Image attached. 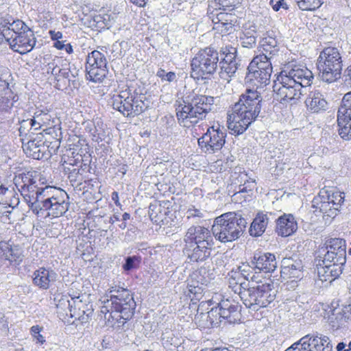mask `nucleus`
Listing matches in <instances>:
<instances>
[{
  "label": "nucleus",
  "mask_w": 351,
  "mask_h": 351,
  "mask_svg": "<svg viewBox=\"0 0 351 351\" xmlns=\"http://www.w3.org/2000/svg\"><path fill=\"white\" fill-rule=\"evenodd\" d=\"M19 191L36 215H43L46 212L47 216L58 217L69 209V196L64 190L51 186L39 187L37 182L25 187L21 186Z\"/></svg>",
  "instance_id": "nucleus-1"
},
{
  "label": "nucleus",
  "mask_w": 351,
  "mask_h": 351,
  "mask_svg": "<svg viewBox=\"0 0 351 351\" xmlns=\"http://www.w3.org/2000/svg\"><path fill=\"white\" fill-rule=\"evenodd\" d=\"M311 71L301 65L287 66L277 77L273 86L275 98L280 103L295 104L303 94V88L312 83Z\"/></svg>",
  "instance_id": "nucleus-2"
},
{
  "label": "nucleus",
  "mask_w": 351,
  "mask_h": 351,
  "mask_svg": "<svg viewBox=\"0 0 351 351\" xmlns=\"http://www.w3.org/2000/svg\"><path fill=\"white\" fill-rule=\"evenodd\" d=\"M110 299H104L101 313L112 327L123 326L134 315L136 302L130 291L112 287L109 290Z\"/></svg>",
  "instance_id": "nucleus-3"
},
{
  "label": "nucleus",
  "mask_w": 351,
  "mask_h": 351,
  "mask_svg": "<svg viewBox=\"0 0 351 351\" xmlns=\"http://www.w3.org/2000/svg\"><path fill=\"white\" fill-rule=\"evenodd\" d=\"M260 93L256 90L247 89L232 108L228 116V128L232 134H243L255 121L261 111Z\"/></svg>",
  "instance_id": "nucleus-4"
},
{
  "label": "nucleus",
  "mask_w": 351,
  "mask_h": 351,
  "mask_svg": "<svg viewBox=\"0 0 351 351\" xmlns=\"http://www.w3.org/2000/svg\"><path fill=\"white\" fill-rule=\"evenodd\" d=\"M232 291L238 293L244 305L252 311H257L267 307L275 300V291L268 283L250 285L249 282L230 281Z\"/></svg>",
  "instance_id": "nucleus-5"
},
{
  "label": "nucleus",
  "mask_w": 351,
  "mask_h": 351,
  "mask_svg": "<svg viewBox=\"0 0 351 351\" xmlns=\"http://www.w3.org/2000/svg\"><path fill=\"white\" fill-rule=\"evenodd\" d=\"M184 252L191 262H202L208 258L214 245L210 231L201 226L190 227L185 236Z\"/></svg>",
  "instance_id": "nucleus-6"
},
{
  "label": "nucleus",
  "mask_w": 351,
  "mask_h": 351,
  "mask_svg": "<svg viewBox=\"0 0 351 351\" xmlns=\"http://www.w3.org/2000/svg\"><path fill=\"white\" fill-rule=\"evenodd\" d=\"M214 102V97L203 95H196L192 98L186 97L176 108L178 123L186 128L197 123L200 120L206 119L212 110Z\"/></svg>",
  "instance_id": "nucleus-7"
},
{
  "label": "nucleus",
  "mask_w": 351,
  "mask_h": 351,
  "mask_svg": "<svg viewBox=\"0 0 351 351\" xmlns=\"http://www.w3.org/2000/svg\"><path fill=\"white\" fill-rule=\"evenodd\" d=\"M247 223L246 219L240 213L228 212L215 219L212 232L220 242H232L243 235Z\"/></svg>",
  "instance_id": "nucleus-8"
},
{
  "label": "nucleus",
  "mask_w": 351,
  "mask_h": 351,
  "mask_svg": "<svg viewBox=\"0 0 351 351\" xmlns=\"http://www.w3.org/2000/svg\"><path fill=\"white\" fill-rule=\"evenodd\" d=\"M342 66V58L338 49L326 47L320 53L317 69L324 82L332 83L340 79Z\"/></svg>",
  "instance_id": "nucleus-9"
},
{
  "label": "nucleus",
  "mask_w": 351,
  "mask_h": 351,
  "mask_svg": "<svg viewBox=\"0 0 351 351\" xmlns=\"http://www.w3.org/2000/svg\"><path fill=\"white\" fill-rule=\"evenodd\" d=\"M145 99L144 95L126 88L113 95L112 105L114 109L124 116L135 117L143 112L147 108L144 102Z\"/></svg>",
  "instance_id": "nucleus-10"
},
{
  "label": "nucleus",
  "mask_w": 351,
  "mask_h": 351,
  "mask_svg": "<svg viewBox=\"0 0 351 351\" xmlns=\"http://www.w3.org/2000/svg\"><path fill=\"white\" fill-rule=\"evenodd\" d=\"M219 53L213 47L200 50L191 60V77L199 80L206 79L217 68Z\"/></svg>",
  "instance_id": "nucleus-11"
},
{
  "label": "nucleus",
  "mask_w": 351,
  "mask_h": 351,
  "mask_svg": "<svg viewBox=\"0 0 351 351\" xmlns=\"http://www.w3.org/2000/svg\"><path fill=\"white\" fill-rule=\"evenodd\" d=\"M226 137V129L217 124L208 128L207 132L198 139V144L205 153L213 154L223 147Z\"/></svg>",
  "instance_id": "nucleus-12"
},
{
  "label": "nucleus",
  "mask_w": 351,
  "mask_h": 351,
  "mask_svg": "<svg viewBox=\"0 0 351 351\" xmlns=\"http://www.w3.org/2000/svg\"><path fill=\"white\" fill-rule=\"evenodd\" d=\"M332 346L327 336L307 335L285 351H332Z\"/></svg>",
  "instance_id": "nucleus-13"
},
{
  "label": "nucleus",
  "mask_w": 351,
  "mask_h": 351,
  "mask_svg": "<svg viewBox=\"0 0 351 351\" xmlns=\"http://www.w3.org/2000/svg\"><path fill=\"white\" fill-rule=\"evenodd\" d=\"M337 123L340 136L351 140V92L346 93L341 101L337 114Z\"/></svg>",
  "instance_id": "nucleus-14"
},
{
  "label": "nucleus",
  "mask_w": 351,
  "mask_h": 351,
  "mask_svg": "<svg viewBox=\"0 0 351 351\" xmlns=\"http://www.w3.org/2000/svg\"><path fill=\"white\" fill-rule=\"evenodd\" d=\"M221 52L225 56L220 62L221 69L219 74L221 79L229 82L231 77L238 69L237 49L235 47L226 46L221 49Z\"/></svg>",
  "instance_id": "nucleus-15"
},
{
  "label": "nucleus",
  "mask_w": 351,
  "mask_h": 351,
  "mask_svg": "<svg viewBox=\"0 0 351 351\" xmlns=\"http://www.w3.org/2000/svg\"><path fill=\"white\" fill-rule=\"evenodd\" d=\"M11 49L21 54H25L32 50L36 45L34 32L29 29L22 32V34L16 35L10 40H6Z\"/></svg>",
  "instance_id": "nucleus-16"
},
{
  "label": "nucleus",
  "mask_w": 351,
  "mask_h": 351,
  "mask_svg": "<svg viewBox=\"0 0 351 351\" xmlns=\"http://www.w3.org/2000/svg\"><path fill=\"white\" fill-rule=\"evenodd\" d=\"M221 317L228 322L234 324L241 319V305L238 302L229 299L221 300L218 304Z\"/></svg>",
  "instance_id": "nucleus-17"
},
{
  "label": "nucleus",
  "mask_w": 351,
  "mask_h": 351,
  "mask_svg": "<svg viewBox=\"0 0 351 351\" xmlns=\"http://www.w3.org/2000/svg\"><path fill=\"white\" fill-rule=\"evenodd\" d=\"M252 268L259 271L269 273L277 267V262L274 254L271 253H256L252 261Z\"/></svg>",
  "instance_id": "nucleus-18"
},
{
  "label": "nucleus",
  "mask_w": 351,
  "mask_h": 351,
  "mask_svg": "<svg viewBox=\"0 0 351 351\" xmlns=\"http://www.w3.org/2000/svg\"><path fill=\"white\" fill-rule=\"evenodd\" d=\"M312 203V206L315 208V211L319 210L331 218H334L337 215L338 208H335L330 201L327 199L326 189H322L319 195L314 197Z\"/></svg>",
  "instance_id": "nucleus-19"
},
{
  "label": "nucleus",
  "mask_w": 351,
  "mask_h": 351,
  "mask_svg": "<svg viewBox=\"0 0 351 351\" xmlns=\"http://www.w3.org/2000/svg\"><path fill=\"white\" fill-rule=\"evenodd\" d=\"M57 278V274L51 269L40 267L33 274V283L41 289L47 290Z\"/></svg>",
  "instance_id": "nucleus-20"
},
{
  "label": "nucleus",
  "mask_w": 351,
  "mask_h": 351,
  "mask_svg": "<svg viewBox=\"0 0 351 351\" xmlns=\"http://www.w3.org/2000/svg\"><path fill=\"white\" fill-rule=\"evenodd\" d=\"M55 123L54 119L49 113L47 110H37L34 112L33 119L29 121L23 120L22 123L29 124L35 130L41 129L43 127L51 128Z\"/></svg>",
  "instance_id": "nucleus-21"
},
{
  "label": "nucleus",
  "mask_w": 351,
  "mask_h": 351,
  "mask_svg": "<svg viewBox=\"0 0 351 351\" xmlns=\"http://www.w3.org/2000/svg\"><path fill=\"white\" fill-rule=\"evenodd\" d=\"M29 28L25 23L21 20H15L12 23L8 22L0 25V34L7 40H10L16 35L22 34V32H25Z\"/></svg>",
  "instance_id": "nucleus-22"
},
{
  "label": "nucleus",
  "mask_w": 351,
  "mask_h": 351,
  "mask_svg": "<svg viewBox=\"0 0 351 351\" xmlns=\"http://www.w3.org/2000/svg\"><path fill=\"white\" fill-rule=\"evenodd\" d=\"M297 228V222L291 214L284 215L277 220L276 231L282 237H288L292 234Z\"/></svg>",
  "instance_id": "nucleus-23"
},
{
  "label": "nucleus",
  "mask_w": 351,
  "mask_h": 351,
  "mask_svg": "<svg viewBox=\"0 0 351 351\" xmlns=\"http://www.w3.org/2000/svg\"><path fill=\"white\" fill-rule=\"evenodd\" d=\"M317 275L319 279L322 282H332L340 276L343 269L330 264L322 265V262L317 261Z\"/></svg>",
  "instance_id": "nucleus-24"
},
{
  "label": "nucleus",
  "mask_w": 351,
  "mask_h": 351,
  "mask_svg": "<svg viewBox=\"0 0 351 351\" xmlns=\"http://www.w3.org/2000/svg\"><path fill=\"white\" fill-rule=\"evenodd\" d=\"M319 249H324L335 254V255L339 258V261H346V241L342 239H330Z\"/></svg>",
  "instance_id": "nucleus-25"
},
{
  "label": "nucleus",
  "mask_w": 351,
  "mask_h": 351,
  "mask_svg": "<svg viewBox=\"0 0 351 351\" xmlns=\"http://www.w3.org/2000/svg\"><path fill=\"white\" fill-rule=\"evenodd\" d=\"M303 265L300 260L285 258L282 261V273L289 278L300 279L302 278Z\"/></svg>",
  "instance_id": "nucleus-26"
},
{
  "label": "nucleus",
  "mask_w": 351,
  "mask_h": 351,
  "mask_svg": "<svg viewBox=\"0 0 351 351\" xmlns=\"http://www.w3.org/2000/svg\"><path fill=\"white\" fill-rule=\"evenodd\" d=\"M305 103L311 112H319L325 110L328 106L324 95L317 90L310 93Z\"/></svg>",
  "instance_id": "nucleus-27"
},
{
  "label": "nucleus",
  "mask_w": 351,
  "mask_h": 351,
  "mask_svg": "<svg viewBox=\"0 0 351 351\" xmlns=\"http://www.w3.org/2000/svg\"><path fill=\"white\" fill-rule=\"evenodd\" d=\"M16 96L9 88V84L3 80H0V110H8L13 106L16 101Z\"/></svg>",
  "instance_id": "nucleus-28"
},
{
  "label": "nucleus",
  "mask_w": 351,
  "mask_h": 351,
  "mask_svg": "<svg viewBox=\"0 0 351 351\" xmlns=\"http://www.w3.org/2000/svg\"><path fill=\"white\" fill-rule=\"evenodd\" d=\"M14 180L18 190L21 186L25 187L37 182L43 183V182H41L40 173L36 171H27V173H21L16 176Z\"/></svg>",
  "instance_id": "nucleus-29"
},
{
  "label": "nucleus",
  "mask_w": 351,
  "mask_h": 351,
  "mask_svg": "<svg viewBox=\"0 0 351 351\" xmlns=\"http://www.w3.org/2000/svg\"><path fill=\"white\" fill-rule=\"evenodd\" d=\"M208 302H202L197 307V314L195 315L194 322L197 326L202 328H212V322H210L209 319L208 311L204 313V311L208 309V306H209Z\"/></svg>",
  "instance_id": "nucleus-30"
},
{
  "label": "nucleus",
  "mask_w": 351,
  "mask_h": 351,
  "mask_svg": "<svg viewBox=\"0 0 351 351\" xmlns=\"http://www.w3.org/2000/svg\"><path fill=\"white\" fill-rule=\"evenodd\" d=\"M169 204L168 202H159L154 201V202L150 204L149 207V215L152 220H154L156 222L162 221L169 212V208L166 206Z\"/></svg>",
  "instance_id": "nucleus-31"
},
{
  "label": "nucleus",
  "mask_w": 351,
  "mask_h": 351,
  "mask_svg": "<svg viewBox=\"0 0 351 351\" xmlns=\"http://www.w3.org/2000/svg\"><path fill=\"white\" fill-rule=\"evenodd\" d=\"M272 71L269 70L248 69L247 78L258 87L266 86L270 82Z\"/></svg>",
  "instance_id": "nucleus-32"
},
{
  "label": "nucleus",
  "mask_w": 351,
  "mask_h": 351,
  "mask_svg": "<svg viewBox=\"0 0 351 351\" xmlns=\"http://www.w3.org/2000/svg\"><path fill=\"white\" fill-rule=\"evenodd\" d=\"M269 219L267 215L258 213L251 223L249 232L252 237H260L265 231L268 224Z\"/></svg>",
  "instance_id": "nucleus-33"
},
{
  "label": "nucleus",
  "mask_w": 351,
  "mask_h": 351,
  "mask_svg": "<svg viewBox=\"0 0 351 351\" xmlns=\"http://www.w3.org/2000/svg\"><path fill=\"white\" fill-rule=\"evenodd\" d=\"M271 58L267 53L258 55L251 61L247 69L269 70V71H272Z\"/></svg>",
  "instance_id": "nucleus-34"
},
{
  "label": "nucleus",
  "mask_w": 351,
  "mask_h": 351,
  "mask_svg": "<svg viewBox=\"0 0 351 351\" xmlns=\"http://www.w3.org/2000/svg\"><path fill=\"white\" fill-rule=\"evenodd\" d=\"M72 302L73 307L69 310V316L75 319H78L82 322L88 320V314H86L85 311L82 309L84 306L82 300L80 299V295H73L72 297Z\"/></svg>",
  "instance_id": "nucleus-35"
},
{
  "label": "nucleus",
  "mask_w": 351,
  "mask_h": 351,
  "mask_svg": "<svg viewBox=\"0 0 351 351\" xmlns=\"http://www.w3.org/2000/svg\"><path fill=\"white\" fill-rule=\"evenodd\" d=\"M317 253V261L322 262V265L330 264L343 269V266L346 263V261H339L337 256L331 252H329L328 250L326 251L324 249H319Z\"/></svg>",
  "instance_id": "nucleus-36"
},
{
  "label": "nucleus",
  "mask_w": 351,
  "mask_h": 351,
  "mask_svg": "<svg viewBox=\"0 0 351 351\" xmlns=\"http://www.w3.org/2000/svg\"><path fill=\"white\" fill-rule=\"evenodd\" d=\"M203 289L201 286H199L198 282L192 281L191 283H188L186 289L184 290V293L186 296L191 298L193 303L191 304V308H193V306H195L196 302L195 300H200L202 297Z\"/></svg>",
  "instance_id": "nucleus-37"
},
{
  "label": "nucleus",
  "mask_w": 351,
  "mask_h": 351,
  "mask_svg": "<svg viewBox=\"0 0 351 351\" xmlns=\"http://www.w3.org/2000/svg\"><path fill=\"white\" fill-rule=\"evenodd\" d=\"M107 66L105 56L100 51L94 50L88 55L86 67Z\"/></svg>",
  "instance_id": "nucleus-38"
},
{
  "label": "nucleus",
  "mask_w": 351,
  "mask_h": 351,
  "mask_svg": "<svg viewBox=\"0 0 351 351\" xmlns=\"http://www.w3.org/2000/svg\"><path fill=\"white\" fill-rule=\"evenodd\" d=\"M263 48L262 53H267L269 57L273 58L278 52V43L275 38L267 36L261 40Z\"/></svg>",
  "instance_id": "nucleus-39"
},
{
  "label": "nucleus",
  "mask_w": 351,
  "mask_h": 351,
  "mask_svg": "<svg viewBox=\"0 0 351 351\" xmlns=\"http://www.w3.org/2000/svg\"><path fill=\"white\" fill-rule=\"evenodd\" d=\"M86 78L90 81L101 82L106 76L107 66L86 67Z\"/></svg>",
  "instance_id": "nucleus-40"
},
{
  "label": "nucleus",
  "mask_w": 351,
  "mask_h": 351,
  "mask_svg": "<svg viewBox=\"0 0 351 351\" xmlns=\"http://www.w3.org/2000/svg\"><path fill=\"white\" fill-rule=\"evenodd\" d=\"M327 199L330 201L335 208L339 209L344 200L343 193L335 190H327Z\"/></svg>",
  "instance_id": "nucleus-41"
},
{
  "label": "nucleus",
  "mask_w": 351,
  "mask_h": 351,
  "mask_svg": "<svg viewBox=\"0 0 351 351\" xmlns=\"http://www.w3.org/2000/svg\"><path fill=\"white\" fill-rule=\"evenodd\" d=\"M256 32L252 30V32L247 31L243 33L240 36L241 43L243 47L252 48L256 45Z\"/></svg>",
  "instance_id": "nucleus-42"
},
{
  "label": "nucleus",
  "mask_w": 351,
  "mask_h": 351,
  "mask_svg": "<svg viewBox=\"0 0 351 351\" xmlns=\"http://www.w3.org/2000/svg\"><path fill=\"white\" fill-rule=\"evenodd\" d=\"M300 9L302 10H314L321 6L320 0H295Z\"/></svg>",
  "instance_id": "nucleus-43"
},
{
  "label": "nucleus",
  "mask_w": 351,
  "mask_h": 351,
  "mask_svg": "<svg viewBox=\"0 0 351 351\" xmlns=\"http://www.w3.org/2000/svg\"><path fill=\"white\" fill-rule=\"evenodd\" d=\"M72 297L73 296H71V300H69L66 295H63L58 300V302L56 304L57 308L62 311V313L66 315H69V310H71V308L73 307V304L72 302Z\"/></svg>",
  "instance_id": "nucleus-44"
},
{
  "label": "nucleus",
  "mask_w": 351,
  "mask_h": 351,
  "mask_svg": "<svg viewBox=\"0 0 351 351\" xmlns=\"http://www.w3.org/2000/svg\"><path fill=\"white\" fill-rule=\"evenodd\" d=\"M62 64L63 60L59 58L53 60L47 64V73H51L56 79L58 78V75L60 74Z\"/></svg>",
  "instance_id": "nucleus-45"
},
{
  "label": "nucleus",
  "mask_w": 351,
  "mask_h": 351,
  "mask_svg": "<svg viewBox=\"0 0 351 351\" xmlns=\"http://www.w3.org/2000/svg\"><path fill=\"white\" fill-rule=\"evenodd\" d=\"M239 178L241 179V182L243 181L244 182L243 184L239 186L240 192H247L253 189L255 185V180L254 179L250 178H248L247 175L244 173L240 174Z\"/></svg>",
  "instance_id": "nucleus-46"
},
{
  "label": "nucleus",
  "mask_w": 351,
  "mask_h": 351,
  "mask_svg": "<svg viewBox=\"0 0 351 351\" xmlns=\"http://www.w3.org/2000/svg\"><path fill=\"white\" fill-rule=\"evenodd\" d=\"M209 319L212 322V328L218 326L219 323L222 321L223 318L221 317V312L217 306H213L208 311Z\"/></svg>",
  "instance_id": "nucleus-47"
},
{
  "label": "nucleus",
  "mask_w": 351,
  "mask_h": 351,
  "mask_svg": "<svg viewBox=\"0 0 351 351\" xmlns=\"http://www.w3.org/2000/svg\"><path fill=\"white\" fill-rule=\"evenodd\" d=\"M8 252L5 253V257L10 262H16L21 261V254L19 249L6 247Z\"/></svg>",
  "instance_id": "nucleus-48"
},
{
  "label": "nucleus",
  "mask_w": 351,
  "mask_h": 351,
  "mask_svg": "<svg viewBox=\"0 0 351 351\" xmlns=\"http://www.w3.org/2000/svg\"><path fill=\"white\" fill-rule=\"evenodd\" d=\"M213 29L219 32L220 34H230L234 29V25L232 22H221L216 24L213 26Z\"/></svg>",
  "instance_id": "nucleus-49"
},
{
  "label": "nucleus",
  "mask_w": 351,
  "mask_h": 351,
  "mask_svg": "<svg viewBox=\"0 0 351 351\" xmlns=\"http://www.w3.org/2000/svg\"><path fill=\"white\" fill-rule=\"evenodd\" d=\"M211 18V16H210ZM232 16L226 12H220L212 17V21L215 25L222 22H232Z\"/></svg>",
  "instance_id": "nucleus-50"
},
{
  "label": "nucleus",
  "mask_w": 351,
  "mask_h": 351,
  "mask_svg": "<svg viewBox=\"0 0 351 351\" xmlns=\"http://www.w3.org/2000/svg\"><path fill=\"white\" fill-rule=\"evenodd\" d=\"M138 263H139V259L137 256H128L125 258V263L123 265V268L125 271H130L134 268L137 267Z\"/></svg>",
  "instance_id": "nucleus-51"
},
{
  "label": "nucleus",
  "mask_w": 351,
  "mask_h": 351,
  "mask_svg": "<svg viewBox=\"0 0 351 351\" xmlns=\"http://www.w3.org/2000/svg\"><path fill=\"white\" fill-rule=\"evenodd\" d=\"M156 76L160 77L162 81H166L169 82H171L176 80V75L174 72H168L166 73L164 69H160L157 73Z\"/></svg>",
  "instance_id": "nucleus-52"
},
{
  "label": "nucleus",
  "mask_w": 351,
  "mask_h": 351,
  "mask_svg": "<svg viewBox=\"0 0 351 351\" xmlns=\"http://www.w3.org/2000/svg\"><path fill=\"white\" fill-rule=\"evenodd\" d=\"M218 1L220 6H222L223 10H232L237 5L240 4L242 0H215Z\"/></svg>",
  "instance_id": "nucleus-53"
},
{
  "label": "nucleus",
  "mask_w": 351,
  "mask_h": 351,
  "mask_svg": "<svg viewBox=\"0 0 351 351\" xmlns=\"http://www.w3.org/2000/svg\"><path fill=\"white\" fill-rule=\"evenodd\" d=\"M60 69L61 71L60 72V74L58 75V78H56V80L58 81H60L62 78H63L68 79L69 80H70V66L69 64L66 60H63V64Z\"/></svg>",
  "instance_id": "nucleus-54"
},
{
  "label": "nucleus",
  "mask_w": 351,
  "mask_h": 351,
  "mask_svg": "<svg viewBox=\"0 0 351 351\" xmlns=\"http://www.w3.org/2000/svg\"><path fill=\"white\" fill-rule=\"evenodd\" d=\"M41 330L42 328L38 325L34 326L31 328V333L34 339L37 343L43 344L45 341V337L40 334Z\"/></svg>",
  "instance_id": "nucleus-55"
},
{
  "label": "nucleus",
  "mask_w": 351,
  "mask_h": 351,
  "mask_svg": "<svg viewBox=\"0 0 351 351\" xmlns=\"http://www.w3.org/2000/svg\"><path fill=\"white\" fill-rule=\"evenodd\" d=\"M204 217L203 213L195 207L190 208L186 211V217L188 219L192 218V217H198L202 218Z\"/></svg>",
  "instance_id": "nucleus-56"
},
{
  "label": "nucleus",
  "mask_w": 351,
  "mask_h": 351,
  "mask_svg": "<svg viewBox=\"0 0 351 351\" xmlns=\"http://www.w3.org/2000/svg\"><path fill=\"white\" fill-rule=\"evenodd\" d=\"M245 278L247 280L245 282H249V285L250 286L254 285V282L258 284L259 283V280H257V277L254 274L250 275V274H248L247 276H245Z\"/></svg>",
  "instance_id": "nucleus-57"
},
{
  "label": "nucleus",
  "mask_w": 351,
  "mask_h": 351,
  "mask_svg": "<svg viewBox=\"0 0 351 351\" xmlns=\"http://www.w3.org/2000/svg\"><path fill=\"white\" fill-rule=\"evenodd\" d=\"M345 82L351 86V65L349 66L344 71Z\"/></svg>",
  "instance_id": "nucleus-58"
},
{
  "label": "nucleus",
  "mask_w": 351,
  "mask_h": 351,
  "mask_svg": "<svg viewBox=\"0 0 351 351\" xmlns=\"http://www.w3.org/2000/svg\"><path fill=\"white\" fill-rule=\"evenodd\" d=\"M282 0H271L270 5L275 11H278L282 6Z\"/></svg>",
  "instance_id": "nucleus-59"
},
{
  "label": "nucleus",
  "mask_w": 351,
  "mask_h": 351,
  "mask_svg": "<svg viewBox=\"0 0 351 351\" xmlns=\"http://www.w3.org/2000/svg\"><path fill=\"white\" fill-rule=\"evenodd\" d=\"M49 34L51 38L53 40H58L59 39L62 38V34L60 32H56L51 30L49 31Z\"/></svg>",
  "instance_id": "nucleus-60"
},
{
  "label": "nucleus",
  "mask_w": 351,
  "mask_h": 351,
  "mask_svg": "<svg viewBox=\"0 0 351 351\" xmlns=\"http://www.w3.org/2000/svg\"><path fill=\"white\" fill-rule=\"evenodd\" d=\"M112 199L114 201V204L117 206H121V203L119 202V193L116 191H114L112 193Z\"/></svg>",
  "instance_id": "nucleus-61"
},
{
  "label": "nucleus",
  "mask_w": 351,
  "mask_h": 351,
  "mask_svg": "<svg viewBox=\"0 0 351 351\" xmlns=\"http://www.w3.org/2000/svg\"><path fill=\"white\" fill-rule=\"evenodd\" d=\"M131 2L139 7H143L146 4V0H130Z\"/></svg>",
  "instance_id": "nucleus-62"
},
{
  "label": "nucleus",
  "mask_w": 351,
  "mask_h": 351,
  "mask_svg": "<svg viewBox=\"0 0 351 351\" xmlns=\"http://www.w3.org/2000/svg\"><path fill=\"white\" fill-rule=\"evenodd\" d=\"M119 220H120V219H119V214L116 213H114L112 215V217H111L110 218V221H110V223H114V222L118 221Z\"/></svg>",
  "instance_id": "nucleus-63"
},
{
  "label": "nucleus",
  "mask_w": 351,
  "mask_h": 351,
  "mask_svg": "<svg viewBox=\"0 0 351 351\" xmlns=\"http://www.w3.org/2000/svg\"><path fill=\"white\" fill-rule=\"evenodd\" d=\"M346 344L344 342H340L337 346V351H343L346 349Z\"/></svg>",
  "instance_id": "nucleus-64"
}]
</instances>
